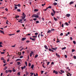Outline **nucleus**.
Instances as JSON below:
<instances>
[{
  "instance_id": "1",
  "label": "nucleus",
  "mask_w": 76,
  "mask_h": 76,
  "mask_svg": "<svg viewBox=\"0 0 76 76\" xmlns=\"http://www.w3.org/2000/svg\"><path fill=\"white\" fill-rule=\"evenodd\" d=\"M51 49H52V50H54L55 51H56L57 50H56V49H57V48L56 47L55 48H53V47H51Z\"/></svg>"
},
{
  "instance_id": "2",
  "label": "nucleus",
  "mask_w": 76,
  "mask_h": 76,
  "mask_svg": "<svg viewBox=\"0 0 76 76\" xmlns=\"http://www.w3.org/2000/svg\"><path fill=\"white\" fill-rule=\"evenodd\" d=\"M53 73H55L56 75H57V74H58V72L57 71H56L55 70H54L53 71Z\"/></svg>"
},
{
  "instance_id": "3",
  "label": "nucleus",
  "mask_w": 76,
  "mask_h": 76,
  "mask_svg": "<svg viewBox=\"0 0 76 76\" xmlns=\"http://www.w3.org/2000/svg\"><path fill=\"white\" fill-rule=\"evenodd\" d=\"M30 39H31L32 41H35V39H36V38H34L32 39V38L30 37Z\"/></svg>"
},
{
  "instance_id": "4",
  "label": "nucleus",
  "mask_w": 76,
  "mask_h": 76,
  "mask_svg": "<svg viewBox=\"0 0 76 76\" xmlns=\"http://www.w3.org/2000/svg\"><path fill=\"white\" fill-rule=\"evenodd\" d=\"M19 20L18 21V22H20L21 23H22V20L19 19Z\"/></svg>"
},
{
  "instance_id": "5",
  "label": "nucleus",
  "mask_w": 76,
  "mask_h": 76,
  "mask_svg": "<svg viewBox=\"0 0 76 76\" xmlns=\"http://www.w3.org/2000/svg\"><path fill=\"white\" fill-rule=\"evenodd\" d=\"M66 16L68 18H69V17H70V16L71 15H70V14H66Z\"/></svg>"
},
{
  "instance_id": "6",
  "label": "nucleus",
  "mask_w": 76,
  "mask_h": 76,
  "mask_svg": "<svg viewBox=\"0 0 76 76\" xmlns=\"http://www.w3.org/2000/svg\"><path fill=\"white\" fill-rule=\"evenodd\" d=\"M56 55L58 57H60V55L58 54L57 53H56Z\"/></svg>"
},
{
  "instance_id": "7",
  "label": "nucleus",
  "mask_w": 76,
  "mask_h": 76,
  "mask_svg": "<svg viewBox=\"0 0 76 76\" xmlns=\"http://www.w3.org/2000/svg\"><path fill=\"white\" fill-rule=\"evenodd\" d=\"M23 17H26V15H25V13H24V12H23Z\"/></svg>"
},
{
  "instance_id": "8",
  "label": "nucleus",
  "mask_w": 76,
  "mask_h": 76,
  "mask_svg": "<svg viewBox=\"0 0 76 76\" xmlns=\"http://www.w3.org/2000/svg\"><path fill=\"white\" fill-rule=\"evenodd\" d=\"M26 67V66H24V67H21L22 69V70H23V69H25Z\"/></svg>"
},
{
  "instance_id": "9",
  "label": "nucleus",
  "mask_w": 76,
  "mask_h": 76,
  "mask_svg": "<svg viewBox=\"0 0 76 76\" xmlns=\"http://www.w3.org/2000/svg\"><path fill=\"white\" fill-rule=\"evenodd\" d=\"M73 3H74V1H72L69 3V4L70 5L72 4H73Z\"/></svg>"
},
{
  "instance_id": "10",
  "label": "nucleus",
  "mask_w": 76,
  "mask_h": 76,
  "mask_svg": "<svg viewBox=\"0 0 76 76\" xmlns=\"http://www.w3.org/2000/svg\"><path fill=\"white\" fill-rule=\"evenodd\" d=\"M44 47L45 49H46V50H48V47L46 45H44Z\"/></svg>"
},
{
  "instance_id": "11",
  "label": "nucleus",
  "mask_w": 76,
  "mask_h": 76,
  "mask_svg": "<svg viewBox=\"0 0 76 76\" xmlns=\"http://www.w3.org/2000/svg\"><path fill=\"white\" fill-rule=\"evenodd\" d=\"M19 18V16L18 15H15V19H16L17 18Z\"/></svg>"
},
{
  "instance_id": "12",
  "label": "nucleus",
  "mask_w": 76,
  "mask_h": 76,
  "mask_svg": "<svg viewBox=\"0 0 76 76\" xmlns=\"http://www.w3.org/2000/svg\"><path fill=\"white\" fill-rule=\"evenodd\" d=\"M36 17V14H33L32 15V17L35 18Z\"/></svg>"
},
{
  "instance_id": "13",
  "label": "nucleus",
  "mask_w": 76,
  "mask_h": 76,
  "mask_svg": "<svg viewBox=\"0 0 76 76\" xmlns=\"http://www.w3.org/2000/svg\"><path fill=\"white\" fill-rule=\"evenodd\" d=\"M53 18H54V20H55V21H57V20H57V19H56L55 17H54Z\"/></svg>"
},
{
  "instance_id": "14",
  "label": "nucleus",
  "mask_w": 76,
  "mask_h": 76,
  "mask_svg": "<svg viewBox=\"0 0 76 76\" xmlns=\"http://www.w3.org/2000/svg\"><path fill=\"white\" fill-rule=\"evenodd\" d=\"M52 10L53 12L54 15H55V13H56V11H54V9H52Z\"/></svg>"
},
{
  "instance_id": "15",
  "label": "nucleus",
  "mask_w": 76,
  "mask_h": 76,
  "mask_svg": "<svg viewBox=\"0 0 76 76\" xmlns=\"http://www.w3.org/2000/svg\"><path fill=\"white\" fill-rule=\"evenodd\" d=\"M0 32L1 33H2L3 34H4V32H3V31L0 30Z\"/></svg>"
},
{
  "instance_id": "16",
  "label": "nucleus",
  "mask_w": 76,
  "mask_h": 76,
  "mask_svg": "<svg viewBox=\"0 0 76 76\" xmlns=\"http://www.w3.org/2000/svg\"><path fill=\"white\" fill-rule=\"evenodd\" d=\"M26 39V38L23 37V38H22V41H24Z\"/></svg>"
},
{
  "instance_id": "17",
  "label": "nucleus",
  "mask_w": 76,
  "mask_h": 76,
  "mask_svg": "<svg viewBox=\"0 0 76 76\" xmlns=\"http://www.w3.org/2000/svg\"><path fill=\"white\" fill-rule=\"evenodd\" d=\"M45 64V63L44 62L42 65V66L43 67H44V68H45V67L44 66V64Z\"/></svg>"
},
{
  "instance_id": "18",
  "label": "nucleus",
  "mask_w": 76,
  "mask_h": 76,
  "mask_svg": "<svg viewBox=\"0 0 76 76\" xmlns=\"http://www.w3.org/2000/svg\"><path fill=\"white\" fill-rule=\"evenodd\" d=\"M34 64H32L31 65V69H34Z\"/></svg>"
},
{
  "instance_id": "19",
  "label": "nucleus",
  "mask_w": 76,
  "mask_h": 76,
  "mask_svg": "<svg viewBox=\"0 0 76 76\" xmlns=\"http://www.w3.org/2000/svg\"><path fill=\"white\" fill-rule=\"evenodd\" d=\"M1 60H3V61H4V58L3 57H2L1 58Z\"/></svg>"
},
{
  "instance_id": "20",
  "label": "nucleus",
  "mask_w": 76,
  "mask_h": 76,
  "mask_svg": "<svg viewBox=\"0 0 76 76\" xmlns=\"http://www.w3.org/2000/svg\"><path fill=\"white\" fill-rule=\"evenodd\" d=\"M21 60V59H17L16 60V61H20Z\"/></svg>"
},
{
  "instance_id": "21",
  "label": "nucleus",
  "mask_w": 76,
  "mask_h": 76,
  "mask_svg": "<svg viewBox=\"0 0 76 76\" xmlns=\"http://www.w3.org/2000/svg\"><path fill=\"white\" fill-rule=\"evenodd\" d=\"M65 25H66V26H69V24L68 23L66 22L65 23Z\"/></svg>"
},
{
  "instance_id": "22",
  "label": "nucleus",
  "mask_w": 76,
  "mask_h": 76,
  "mask_svg": "<svg viewBox=\"0 0 76 76\" xmlns=\"http://www.w3.org/2000/svg\"><path fill=\"white\" fill-rule=\"evenodd\" d=\"M12 71L14 72H16V70H15V69L14 68H13V69H12Z\"/></svg>"
},
{
  "instance_id": "23",
  "label": "nucleus",
  "mask_w": 76,
  "mask_h": 76,
  "mask_svg": "<svg viewBox=\"0 0 76 76\" xmlns=\"http://www.w3.org/2000/svg\"><path fill=\"white\" fill-rule=\"evenodd\" d=\"M17 11H18V12H20L21 10H20V9H18L17 10Z\"/></svg>"
},
{
  "instance_id": "24",
  "label": "nucleus",
  "mask_w": 76,
  "mask_h": 76,
  "mask_svg": "<svg viewBox=\"0 0 76 76\" xmlns=\"http://www.w3.org/2000/svg\"><path fill=\"white\" fill-rule=\"evenodd\" d=\"M51 15H52V16H54V13L53 14V12H52L51 13Z\"/></svg>"
},
{
  "instance_id": "25",
  "label": "nucleus",
  "mask_w": 76,
  "mask_h": 76,
  "mask_svg": "<svg viewBox=\"0 0 76 76\" xmlns=\"http://www.w3.org/2000/svg\"><path fill=\"white\" fill-rule=\"evenodd\" d=\"M66 48V47H64V48H62V50H65Z\"/></svg>"
},
{
  "instance_id": "26",
  "label": "nucleus",
  "mask_w": 76,
  "mask_h": 76,
  "mask_svg": "<svg viewBox=\"0 0 76 76\" xmlns=\"http://www.w3.org/2000/svg\"><path fill=\"white\" fill-rule=\"evenodd\" d=\"M39 18V16L38 15H36V17H35L36 18Z\"/></svg>"
},
{
  "instance_id": "27",
  "label": "nucleus",
  "mask_w": 76,
  "mask_h": 76,
  "mask_svg": "<svg viewBox=\"0 0 76 76\" xmlns=\"http://www.w3.org/2000/svg\"><path fill=\"white\" fill-rule=\"evenodd\" d=\"M21 18H22V19H25L26 17H25L22 16Z\"/></svg>"
},
{
  "instance_id": "28",
  "label": "nucleus",
  "mask_w": 76,
  "mask_h": 76,
  "mask_svg": "<svg viewBox=\"0 0 76 76\" xmlns=\"http://www.w3.org/2000/svg\"><path fill=\"white\" fill-rule=\"evenodd\" d=\"M38 56V54H37L36 55H35V58H37Z\"/></svg>"
},
{
  "instance_id": "29",
  "label": "nucleus",
  "mask_w": 76,
  "mask_h": 76,
  "mask_svg": "<svg viewBox=\"0 0 76 76\" xmlns=\"http://www.w3.org/2000/svg\"><path fill=\"white\" fill-rule=\"evenodd\" d=\"M7 66H5V68H4V70H6V69H7Z\"/></svg>"
},
{
  "instance_id": "30",
  "label": "nucleus",
  "mask_w": 76,
  "mask_h": 76,
  "mask_svg": "<svg viewBox=\"0 0 76 76\" xmlns=\"http://www.w3.org/2000/svg\"><path fill=\"white\" fill-rule=\"evenodd\" d=\"M50 62H47V66H48V65H49V64H50Z\"/></svg>"
},
{
  "instance_id": "31",
  "label": "nucleus",
  "mask_w": 76,
  "mask_h": 76,
  "mask_svg": "<svg viewBox=\"0 0 76 76\" xmlns=\"http://www.w3.org/2000/svg\"><path fill=\"white\" fill-rule=\"evenodd\" d=\"M38 10L35 9L34 10V12H38Z\"/></svg>"
},
{
  "instance_id": "32",
  "label": "nucleus",
  "mask_w": 76,
  "mask_h": 76,
  "mask_svg": "<svg viewBox=\"0 0 76 76\" xmlns=\"http://www.w3.org/2000/svg\"><path fill=\"white\" fill-rule=\"evenodd\" d=\"M54 5H55V6H56L57 4V3H53Z\"/></svg>"
},
{
  "instance_id": "33",
  "label": "nucleus",
  "mask_w": 76,
  "mask_h": 76,
  "mask_svg": "<svg viewBox=\"0 0 76 76\" xmlns=\"http://www.w3.org/2000/svg\"><path fill=\"white\" fill-rule=\"evenodd\" d=\"M25 64L26 66H27V65L28 64V63L27 62H26V61L25 62Z\"/></svg>"
},
{
  "instance_id": "34",
  "label": "nucleus",
  "mask_w": 76,
  "mask_h": 76,
  "mask_svg": "<svg viewBox=\"0 0 76 76\" xmlns=\"http://www.w3.org/2000/svg\"><path fill=\"white\" fill-rule=\"evenodd\" d=\"M51 32V30H48V32L47 33L48 34V33H50Z\"/></svg>"
},
{
  "instance_id": "35",
  "label": "nucleus",
  "mask_w": 76,
  "mask_h": 76,
  "mask_svg": "<svg viewBox=\"0 0 76 76\" xmlns=\"http://www.w3.org/2000/svg\"><path fill=\"white\" fill-rule=\"evenodd\" d=\"M38 33H36L35 34V35H36V36H37V35H38Z\"/></svg>"
},
{
  "instance_id": "36",
  "label": "nucleus",
  "mask_w": 76,
  "mask_h": 76,
  "mask_svg": "<svg viewBox=\"0 0 76 76\" xmlns=\"http://www.w3.org/2000/svg\"><path fill=\"white\" fill-rule=\"evenodd\" d=\"M8 72H10V73L12 72V70H10V69H9L8 70Z\"/></svg>"
},
{
  "instance_id": "37",
  "label": "nucleus",
  "mask_w": 76,
  "mask_h": 76,
  "mask_svg": "<svg viewBox=\"0 0 76 76\" xmlns=\"http://www.w3.org/2000/svg\"><path fill=\"white\" fill-rule=\"evenodd\" d=\"M32 37H33V38H37V36H33Z\"/></svg>"
},
{
  "instance_id": "38",
  "label": "nucleus",
  "mask_w": 76,
  "mask_h": 76,
  "mask_svg": "<svg viewBox=\"0 0 76 76\" xmlns=\"http://www.w3.org/2000/svg\"><path fill=\"white\" fill-rule=\"evenodd\" d=\"M48 50H49V51H52V50L50 48L48 49Z\"/></svg>"
},
{
  "instance_id": "39",
  "label": "nucleus",
  "mask_w": 76,
  "mask_h": 76,
  "mask_svg": "<svg viewBox=\"0 0 76 76\" xmlns=\"http://www.w3.org/2000/svg\"><path fill=\"white\" fill-rule=\"evenodd\" d=\"M55 31V30L53 28H52L51 29V31Z\"/></svg>"
},
{
  "instance_id": "40",
  "label": "nucleus",
  "mask_w": 76,
  "mask_h": 76,
  "mask_svg": "<svg viewBox=\"0 0 76 76\" xmlns=\"http://www.w3.org/2000/svg\"><path fill=\"white\" fill-rule=\"evenodd\" d=\"M5 53V52H1V54H4Z\"/></svg>"
},
{
  "instance_id": "41",
  "label": "nucleus",
  "mask_w": 76,
  "mask_h": 76,
  "mask_svg": "<svg viewBox=\"0 0 76 76\" xmlns=\"http://www.w3.org/2000/svg\"><path fill=\"white\" fill-rule=\"evenodd\" d=\"M19 32H20V30H18L16 31V32H17V33H19Z\"/></svg>"
},
{
  "instance_id": "42",
  "label": "nucleus",
  "mask_w": 76,
  "mask_h": 76,
  "mask_svg": "<svg viewBox=\"0 0 76 76\" xmlns=\"http://www.w3.org/2000/svg\"><path fill=\"white\" fill-rule=\"evenodd\" d=\"M30 74H31V76H32V75H34V73H30Z\"/></svg>"
},
{
  "instance_id": "43",
  "label": "nucleus",
  "mask_w": 76,
  "mask_h": 76,
  "mask_svg": "<svg viewBox=\"0 0 76 76\" xmlns=\"http://www.w3.org/2000/svg\"><path fill=\"white\" fill-rule=\"evenodd\" d=\"M30 42V41H29V40H27V41H26V42L27 43H28V42Z\"/></svg>"
},
{
  "instance_id": "44",
  "label": "nucleus",
  "mask_w": 76,
  "mask_h": 76,
  "mask_svg": "<svg viewBox=\"0 0 76 76\" xmlns=\"http://www.w3.org/2000/svg\"><path fill=\"white\" fill-rule=\"evenodd\" d=\"M60 35L61 36H63V33H61L60 34Z\"/></svg>"
},
{
  "instance_id": "45",
  "label": "nucleus",
  "mask_w": 76,
  "mask_h": 76,
  "mask_svg": "<svg viewBox=\"0 0 76 76\" xmlns=\"http://www.w3.org/2000/svg\"><path fill=\"white\" fill-rule=\"evenodd\" d=\"M21 52H20V53L18 52V54H19V56H21Z\"/></svg>"
},
{
  "instance_id": "46",
  "label": "nucleus",
  "mask_w": 76,
  "mask_h": 76,
  "mask_svg": "<svg viewBox=\"0 0 76 76\" xmlns=\"http://www.w3.org/2000/svg\"><path fill=\"white\" fill-rule=\"evenodd\" d=\"M73 43L74 44H76V42L75 41H73Z\"/></svg>"
},
{
  "instance_id": "47",
  "label": "nucleus",
  "mask_w": 76,
  "mask_h": 76,
  "mask_svg": "<svg viewBox=\"0 0 76 76\" xmlns=\"http://www.w3.org/2000/svg\"><path fill=\"white\" fill-rule=\"evenodd\" d=\"M64 57H65V58H67V55H64Z\"/></svg>"
},
{
  "instance_id": "48",
  "label": "nucleus",
  "mask_w": 76,
  "mask_h": 76,
  "mask_svg": "<svg viewBox=\"0 0 76 76\" xmlns=\"http://www.w3.org/2000/svg\"><path fill=\"white\" fill-rule=\"evenodd\" d=\"M37 16H39L40 15V14L39 13H38L37 14Z\"/></svg>"
},
{
  "instance_id": "49",
  "label": "nucleus",
  "mask_w": 76,
  "mask_h": 76,
  "mask_svg": "<svg viewBox=\"0 0 76 76\" xmlns=\"http://www.w3.org/2000/svg\"><path fill=\"white\" fill-rule=\"evenodd\" d=\"M17 63L18 64V65H19L20 63V62H18Z\"/></svg>"
},
{
  "instance_id": "50",
  "label": "nucleus",
  "mask_w": 76,
  "mask_h": 76,
  "mask_svg": "<svg viewBox=\"0 0 76 76\" xmlns=\"http://www.w3.org/2000/svg\"><path fill=\"white\" fill-rule=\"evenodd\" d=\"M5 10L6 11H7H7L8 10V9H7V8H6L5 9Z\"/></svg>"
},
{
  "instance_id": "51",
  "label": "nucleus",
  "mask_w": 76,
  "mask_h": 76,
  "mask_svg": "<svg viewBox=\"0 0 76 76\" xmlns=\"http://www.w3.org/2000/svg\"><path fill=\"white\" fill-rule=\"evenodd\" d=\"M18 7H20V4H18Z\"/></svg>"
},
{
  "instance_id": "52",
  "label": "nucleus",
  "mask_w": 76,
  "mask_h": 76,
  "mask_svg": "<svg viewBox=\"0 0 76 76\" xmlns=\"http://www.w3.org/2000/svg\"><path fill=\"white\" fill-rule=\"evenodd\" d=\"M62 28H63L64 27V25L63 24H62L61 26Z\"/></svg>"
},
{
  "instance_id": "53",
  "label": "nucleus",
  "mask_w": 76,
  "mask_h": 76,
  "mask_svg": "<svg viewBox=\"0 0 76 76\" xmlns=\"http://www.w3.org/2000/svg\"><path fill=\"white\" fill-rule=\"evenodd\" d=\"M75 51V50L74 49L72 50V52H74Z\"/></svg>"
},
{
  "instance_id": "54",
  "label": "nucleus",
  "mask_w": 76,
  "mask_h": 76,
  "mask_svg": "<svg viewBox=\"0 0 76 76\" xmlns=\"http://www.w3.org/2000/svg\"><path fill=\"white\" fill-rule=\"evenodd\" d=\"M61 72L62 73H64V71H63V70H61Z\"/></svg>"
},
{
  "instance_id": "55",
  "label": "nucleus",
  "mask_w": 76,
  "mask_h": 76,
  "mask_svg": "<svg viewBox=\"0 0 76 76\" xmlns=\"http://www.w3.org/2000/svg\"><path fill=\"white\" fill-rule=\"evenodd\" d=\"M31 66V63H29L28 64V66H29V67H30Z\"/></svg>"
},
{
  "instance_id": "56",
  "label": "nucleus",
  "mask_w": 76,
  "mask_h": 76,
  "mask_svg": "<svg viewBox=\"0 0 76 76\" xmlns=\"http://www.w3.org/2000/svg\"><path fill=\"white\" fill-rule=\"evenodd\" d=\"M45 4H42V6H45Z\"/></svg>"
},
{
  "instance_id": "57",
  "label": "nucleus",
  "mask_w": 76,
  "mask_h": 76,
  "mask_svg": "<svg viewBox=\"0 0 76 76\" xmlns=\"http://www.w3.org/2000/svg\"><path fill=\"white\" fill-rule=\"evenodd\" d=\"M36 23H39V21H36Z\"/></svg>"
},
{
  "instance_id": "58",
  "label": "nucleus",
  "mask_w": 76,
  "mask_h": 76,
  "mask_svg": "<svg viewBox=\"0 0 76 76\" xmlns=\"http://www.w3.org/2000/svg\"><path fill=\"white\" fill-rule=\"evenodd\" d=\"M20 58H23V56H20Z\"/></svg>"
},
{
  "instance_id": "59",
  "label": "nucleus",
  "mask_w": 76,
  "mask_h": 76,
  "mask_svg": "<svg viewBox=\"0 0 76 76\" xmlns=\"http://www.w3.org/2000/svg\"><path fill=\"white\" fill-rule=\"evenodd\" d=\"M15 9L16 10L18 9V7H15Z\"/></svg>"
},
{
  "instance_id": "60",
  "label": "nucleus",
  "mask_w": 76,
  "mask_h": 76,
  "mask_svg": "<svg viewBox=\"0 0 76 76\" xmlns=\"http://www.w3.org/2000/svg\"><path fill=\"white\" fill-rule=\"evenodd\" d=\"M74 58H75V59H76V56H74Z\"/></svg>"
},
{
  "instance_id": "61",
  "label": "nucleus",
  "mask_w": 76,
  "mask_h": 76,
  "mask_svg": "<svg viewBox=\"0 0 76 76\" xmlns=\"http://www.w3.org/2000/svg\"><path fill=\"white\" fill-rule=\"evenodd\" d=\"M26 75H28V74H29L28 73V72H26Z\"/></svg>"
},
{
  "instance_id": "62",
  "label": "nucleus",
  "mask_w": 76,
  "mask_h": 76,
  "mask_svg": "<svg viewBox=\"0 0 76 76\" xmlns=\"http://www.w3.org/2000/svg\"><path fill=\"white\" fill-rule=\"evenodd\" d=\"M15 46H16L15 45L11 46L12 47H15Z\"/></svg>"
},
{
  "instance_id": "63",
  "label": "nucleus",
  "mask_w": 76,
  "mask_h": 76,
  "mask_svg": "<svg viewBox=\"0 0 76 76\" xmlns=\"http://www.w3.org/2000/svg\"><path fill=\"white\" fill-rule=\"evenodd\" d=\"M30 54H34V52H31V53H30Z\"/></svg>"
},
{
  "instance_id": "64",
  "label": "nucleus",
  "mask_w": 76,
  "mask_h": 76,
  "mask_svg": "<svg viewBox=\"0 0 76 76\" xmlns=\"http://www.w3.org/2000/svg\"><path fill=\"white\" fill-rule=\"evenodd\" d=\"M56 42H60V40H57V41H56Z\"/></svg>"
}]
</instances>
